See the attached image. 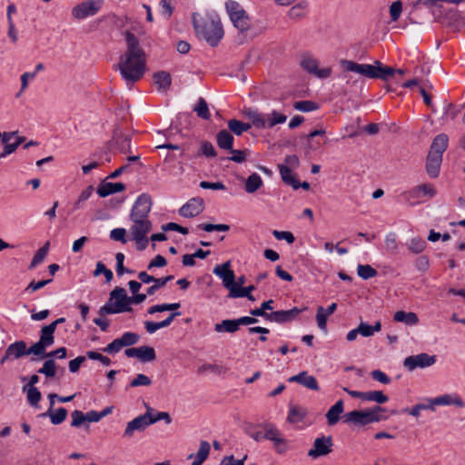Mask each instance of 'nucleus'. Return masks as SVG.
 Masks as SVG:
<instances>
[{
	"instance_id": "obj_1",
	"label": "nucleus",
	"mask_w": 465,
	"mask_h": 465,
	"mask_svg": "<svg viewBox=\"0 0 465 465\" xmlns=\"http://www.w3.org/2000/svg\"><path fill=\"white\" fill-rule=\"evenodd\" d=\"M127 50L120 57L117 69L128 85L143 78L146 70V58L140 47L137 37L130 32L125 33Z\"/></svg>"
},
{
	"instance_id": "obj_2",
	"label": "nucleus",
	"mask_w": 465,
	"mask_h": 465,
	"mask_svg": "<svg viewBox=\"0 0 465 465\" xmlns=\"http://www.w3.org/2000/svg\"><path fill=\"white\" fill-rule=\"evenodd\" d=\"M193 25L196 34L211 46H216L224 35L220 15L214 10H208L203 15L193 14Z\"/></svg>"
},
{
	"instance_id": "obj_3",
	"label": "nucleus",
	"mask_w": 465,
	"mask_h": 465,
	"mask_svg": "<svg viewBox=\"0 0 465 465\" xmlns=\"http://www.w3.org/2000/svg\"><path fill=\"white\" fill-rule=\"evenodd\" d=\"M133 309L130 306V299L124 288L116 287L110 292L109 301L100 308V316L121 312H129Z\"/></svg>"
},
{
	"instance_id": "obj_4",
	"label": "nucleus",
	"mask_w": 465,
	"mask_h": 465,
	"mask_svg": "<svg viewBox=\"0 0 465 465\" xmlns=\"http://www.w3.org/2000/svg\"><path fill=\"white\" fill-rule=\"evenodd\" d=\"M225 11L232 25L241 33L250 30L252 23L248 13L237 1L227 0L224 4Z\"/></svg>"
},
{
	"instance_id": "obj_5",
	"label": "nucleus",
	"mask_w": 465,
	"mask_h": 465,
	"mask_svg": "<svg viewBox=\"0 0 465 465\" xmlns=\"http://www.w3.org/2000/svg\"><path fill=\"white\" fill-rule=\"evenodd\" d=\"M153 224L151 221H131L129 227L130 240L134 241L136 248L140 251L144 250L149 242L148 233L152 231Z\"/></svg>"
},
{
	"instance_id": "obj_6",
	"label": "nucleus",
	"mask_w": 465,
	"mask_h": 465,
	"mask_svg": "<svg viewBox=\"0 0 465 465\" xmlns=\"http://www.w3.org/2000/svg\"><path fill=\"white\" fill-rule=\"evenodd\" d=\"M381 411H382V408L380 406L371 410L352 411L344 415V422L361 426L377 422L381 420L379 416Z\"/></svg>"
},
{
	"instance_id": "obj_7",
	"label": "nucleus",
	"mask_w": 465,
	"mask_h": 465,
	"mask_svg": "<svg viewBox=\"0 0 465 465\" xmlns=\"http://www.w3.org/2000/svg\"><path fill=\"white\" fill-rule=\"evenodd\" d=\"M300 65L308 74L320 79H326L332 73L331 66L320 67V61L311 53H305L302 55Z\"/></svg>"
},
{
	"instance_id": "obj_8",
	"label": "nucleus",
	"mask_w": 465,
	"mask_h": 465,
	"mask_svg": "<svg viewBox=\"0 0 465 465\" xmlns=\"http://www.w3.org/2000/svg\"><path fill=\"white\" fill-rule=\"evenodd\" d=\"M152 198L147 193H143L135 200L130 213V221H150L149 213L152 209Z\"/></svg>"
},
{
	"instance_id": "obj_9",
	"label": "nucleus",
	"mask_w": 465,
	"mask_h": 465,
	"mask_svg": "<svg viewBox=\"0 0 465 465\" xmlns=\"http://www.w3.org/2000/svg\"><path fill=\"white\" fill-rule=\"evenodd\" d=\"M104 4V0H86L72 9V15L76 20H84L98 14Z\"/></svg>"
},
{
	"instance_id": "obj_10",
	"label": "nucleus",
	"mask_w": 465,
	"mask_h": 465,
	"mask_svg": "<svg viewBox=\"0 0 465 465\" xmlns=\"http://www.w3.org/2000/svg\"><path fill=\"white\" fill-rule=\"evenodd\" d=\"M340 65L343 71V77L347 79L348 84L351 82L355 83V81H352V77L348 74L349 73H355L364 77L372 79L373 64H358L351 60L342 59L340 61Z\"/></svg>"
},
{
	"instance_id": "obj_11",
	"label": "nucleus",
	"mask_w": 465,
	"mask_h": 465,
	"mask_svg": "<svg viewBox=\"0 0 465 465\" xmlns=\"http://www.w3.org/2000/svg\"><path fill=\"white\" fill-rule=\"evenodd\" d=\"M436 189L430 183L414 186L404 193L405 200L414 205L421 203V198L431 199L436 195Z\"/></svg>"
},
{
	"instance_id": "obj_12",
	"label": "nucleus",
	"mask_w": 465,
	"mask_h": 465,
	"mask_svg": "<svg viewBox=\"0 0 465 465\" xmlns=\"http://www.w3.org/2000/svg\"><path fill=\"white\" fill-rule=\"evenodd\" d=\"M430 402L431 411H435L437 406H453L456 408H464L465 402L463 399L456 392L441 394L435 398H427Z\"/></svg>"
},
{
	"instance_id": "obj_13",
	"label": "nucleus",
	"mask_w": 465,
	"mask_h": 465,
	"mask_svg": "<svg viewBox=\"0 0 465 465\" xmlns=\"http://www.w3.org/2000/svg\"><path fill=\"white\" fill-rule=\"evenodd\" d=\"M437 361L436 355H430L422 352L405 358L403 366L409 371H414L417 368H427L435 364Z\"/></svg>"
},
{
	"instance_id": "obj_14",
	"label": "nucleus",
	"mask_w": 465,
	"mask_h": 465,
	"mask_svg": "<svg viewBox=\"0 0 465 465\" xmlns=\"http://www.w3.org/2000/svg\"><path fill=\"white\" fill-rule=\"evenodd\" d=\"M25 141V137L19 136L18 132H4L3 144L4 149L0 153V159L15 153L18 146Z\"/></svg>"
},
{
	"instance_id": "obj_15",
	"label": "nucleus",
	"mask_w": 465,
	"mask_h": 465,
	"mask_svg": "<svg viewBox=\"0 0 465 465\" xmlns=\"http://www.w3.org/2000/svg\"><path fill=\"white\" fill-rule=\"evenodd\" d=\"M213 272L222 280L223 286L229 291V292H231V290H234L236 287L234 285L235 274L231 269L230 261H227L223 264L216 265L213 268Z\"/></svg>"
},
{
	"instance_id": "obj_16",
	"label": "nucleus",
	"mask_w": 465,
	"mask_h": 465,
	"mask_svg": "<svg viewBox=\"0 0 465 465\" xmlns=\"http://www.w3.org/2000/svg\"><path fill=\"white\" fill-rule=\"evenodd\" d=\"M332 440L331 437H320L316 438L313 442V447L308 451V456L312 459H317L322 456H326L331 452Z\"/></svg>"
},
{
	"instance_id": "obj_17",
	"label": "nucleus",
	"mask_w": 465,
	"mask_h": 465,
	"mask_svg": "<svg viewBox=\"0 0 465 465\" xmlns=\"http://www.w3.org/2000/svg\"><path fill=\"white\" fill-rule=\"evenodd\" d=\"M203 209L204 203L203 199L192 198L179 209V213L183 217L193 218L199 215Z\"/></svg>"
},
{
	"instance_id": "obj_18",
	"label": "nucleus",
	"mask_w": 465,
	"mask_h": 465,
	"mask_svg": "<svg viewBox=\"0 0 465 465\" xmlns=\"http://www.w3.org/2000/svg\"><path fill=\"white\" fill-rule=\"evenodd\" d=\"M25 355H28L26 343L24 341H18L14 343H11L6 348L5 355L1 360V362L4 363L8 361L17 360Z\"/></svg>"
},
{
	"instance_id": "obj_19",
	"label": "nucleus",
	"mask_w": 465,
	"mask_h": 465,
	"mask_svg": "<svg viewBox=\"0 0 465 465\" xmlns=\"http://www.w3.org/2000/svg\"><path fill=\"white\" fill-rule=\"evenodd\" d=\"M148 426H150L149 415H147L145 412L144 414L139 415L127 423L124 432V437L131 438L135 431H143Z\"/></svg>"
},
{
	"instance_id": "obj_20",
	"label": "nucleus",
	"mask_w": 465,
	"mask_h": 465,
	"mask_svg": "<svg viewBox=\"0 0 465 465\" xmlns=\"http://www.w3.org/2000/svg\"><path fill=\"white\" fill-rule=\"evenodd\" d=\"M303 310L298 308H292L287 311H277L271 312L267 316V320L278 323H283L286 322L292 321L295 319Z\"/></svg>"
},
{
	"instance_id": "obj_21",
	"label": "nucleus",
	"mask_w": 465,
	"mask_h": 465,
	"mask_svg": "<svg viewBox=\"0 0 465 465\" xmlns=\"http://www.w3.org/2000/svg\"><path fill=\"white\" fill-rule=\"evenodd\" d=\"M309 12V3L307 0H301L288 10L287 16L292 21H300L306 17Z\"/></svg>"
},
{
	"instance_id": "obj_22",
	"label": "nucleus",
	"mask_w": 465,
	"mask_h": 465,
	"mask_svg": "<svg viewBox=\"0 0 465 465\" xmlns=\"http://www.w3.org/2000/svg\"><path fill=\"white\" fill-rule=\"evenodd\" d=\"M290 382H297L312 391H318L319 385L314 376L308 374L307 371H302L297 375L289 378Z\"/></svg>"
},
{
	"instance_id": "obj_23",
	"label": "nucleus",
	"mask_w": 465,
	"mask_h": 465,
	"mask_svg": "<svg viewBox=\"0 0 465 465\" xmlns=\"http://www.w3.org/2000/svg\"><path fill=\"white\" fill-rule=\"evenodd\" d=\"M372 68V79L387 81L395 74L392 67L383 65L380 61H375Z\"/></svg>"
},
{
	"instance_id": "obj_24",
	"label": "nucleus",
	"mask_w": 465,
	"mask_h": 465,
	"mask_svg": "<svg viewBox=\"0 0 465 465\" xmlns=\"http://www.w3.org/2000/svg\"><path fill=\"white\" fill-rule=\"evenodd\" d=\"M211 450V446L208 441L202 440L200 442V447L195 455L190 454L188 456V460L193 459L191 465H202L208 458Z\"/></svg>"
},
{
	"instance_id": "obj_25",
	"label": "nucleus",
	"mask_w": 465,
	"mask_h": 465,
	"mask_svg": "<svg viewBox=\"0 0 465 465\" xmlns=\"http://www.w3.org/2000/svg\"><path fill=\"white\" fill-rule=\"evenodd\" d=\"M243 114L252 122V126L257 129H265V114H262L255 109L246 108Z\"/></svg>"
},
{
	"instance_id": "obj_26",
	"label": "nucleus",
	"mask_w": 465,
	"mask_h": 465,
	"mask_svg": "<svg viewBox=\"0 0 465 465\" xmlns=\"http://www.w3.org/2000/svg\"><path fill=\"white\" fill-rule=\"evenodd\" d=\"M124 189L125 185L123 183H104L97 188V193L100 197H106L123 192Z\"/></svg>"
},
{
	"instance_id": "obj_27",
	"label": "nucleus",
	"mask_w": 465,
	"mask_h": 465,
	"mask_svg": "<svg viewBox=\"0 0 465 465\" xmlns=\"http://www.w3.org/2000/svg\"><path fill=\"white\" fill-rule=\"evenodd\" d=\"M441 161L442 157L440 155L429 153L426 163V170L430 177L436 178L439 175Z\"/></svg>"
},
{
	"instance_id": "obj_28",
	"label": "nucleus",
	"mask_w": 465,
	"mask_h": 465,
	"mask_svg": "<svg viewBox=\"0 0 465 465\" xmlns=\"http://www.w3.org/2000/svg\"><path fill=\"white\" fill-rule=\"evenodd\" d=\"M448 142L449 138L446 134H440L437 135L431 143L430 153L432 154L440 155L442 157V153L448 147Z\"/></svg>"
},
{
	"instance_id": "obj_29",
	"label": "nucleus",
	"mask_w": 465,
	"mask_h": 465,
	"mask_svg": "<svg viewBox=\"0 0 465 465\" xmlns=\"http://www.w3.org/2000/svg\"><path fill=\"white\" fill-rule=\"evenodd\" d=\"M343 411L344 404L343 401L340 400L333 406H331L326 413L328 424L331 426L336 424L339 421L340 416Z\"/></svg>"
},
{
	"instance_id": "obj_30",
	"label": "nucleus",
	"mask_w": 465,
	"mask_h": 465,
	"mask_svg": "<svg viewBox=\"0 0 465 465\" xmlns=\"http://www.w3.org/2000/svg\"><path fill=\"white\" fill-rule=\"evenodd\" d=\"M287 120V116L276 110L265 114V129L272 128L277 124H284Z\"/></svg>"
},
{
	"instance_id": "obj_31",
	"label": "nucleus",
	"mask_w": 465,
	"mask_h": 465,
	"mask_svg": "<svg viewBox=\"0 0 465 465\" xmlns=\"http://www.w3.org/2000/svg\"><path fill=\"white\" fill-rule=\"evenodd\" d=\"M278 168H279V172L281 173V177L286 184L291 185L295 190L300 188V183L294 177L293 173H292V169H290V167H287L286 165H283V164H279Z\"/></svg>"
},
{
	"instance_id": "obj_32",
	"label": "nucleus",
	"mask_w": 465,
	"mask_h": 465,
	"mask_svg": "<svg viewBox=\"0 0 465 465\" xmlns=\"http://www.w3.org/2000/svg\"><path fill=\"white\" fill-rule=\"evenodd\" d=\"M239 322L237 319L234 320H223L219 323L214 325V330L216 332H229L234 333L239 330Z\"/></svg>"
},
{
	"instance_id": "obj_33",
	"label": "nucleus",
	"mask_w": 465,
	"mask_h": 465,
	"mask_svg": "<svg viewBox=\"0 0 465 465\" xmlns=\"http://www.w3.org/2000/svg\"><path fill=\"white\" fill-rule=\"evenodd\" d=\"M393 319L397 322H404L407 325H416L419 322L418 315L415 312L398 311L394 313Z\"/></svg>"
},
{
	"instance_id": "obj_34",
	"label": "nucleus",
	"mask_w": 465,
	"mask_h": 465,
	"mask_svg": "<svg viewBox=\"0 0 465 465\" xmlns=\"http://www.w3.org/2000/svg\"><path fill=\"white\" fill-rule=\"evenodd\" d=\"M154 84L159 90L166 91L171 85V75L165 71H160L153 74Z\"/></svg>"
},
{
	"instance_id": "obj_35",
	"label": "nucleus",
	"mask_w": 465,
	"mask_h": 465,
	"mask_svg": "<svg viewBox=\"0 0 465 465\" xmlns=\"http://www.w3.org/2000/svg\"><path fill=\"white\" fill-rule=\"evenodd\" d=\"M263 184L262 177L256 173H253L251 175L248 176L245 182V191L248 193H253L257 190H259Z\"/></svg>"
},
{
	"instance_id": "obj_36",
	"label": "nucleus",
	"mask_w": 465,
	"mask_h": 465,
	"mask_svg": "<svg viewBox=\"0 0 465 465\" xmlns=\"http://www.w3.org/2000/svg\"><path fill=\"white\" fill-rule=\"evenodd\" d=\"M306 413L307 412L305 409L299 406L291 405L289 408L287 420L291 423H298L304 419Z\"/></svg>"
},
{
	"instance_id": "obj_37",
	"label": "nucleus",
	"mask_w": 465,
	"mask_h": 465,
	"mask_svg": "<svg viewBox=\"0 0 465 465\" xmlns=\"http://www.w3.org/2000/svg\"><path fill=\"white\" fill-rule=\"evenodd\" d=\"M233 137L227 130H222L217 134V144L220 148L232 150Z\"/></svg>"
},
{
	"instance_id": "obj_38",
	"label": "nucleus",
	"mask_w": 465,
	"mask_h": 465,
	"mask_svg": "<svg viewBox=\"0 0 465 465\" xmlns=\"http://www.w3.org/2000/svg\"><path fill=\"white\" fill-rule=\"evenodd\" d=\"M153 410L151 407H146V414L149 415V423L150 425L159 421L164 420L167 424L172 422L171 416L168 412L165 411H158L156 413H153Z\"/></svg>"
},
{
	"instance_id": "obj_39",
	"label": "nucleus",
	"mask_w": 465,
	"mask_h": 465,
	"mask_svg": "<svg viewBox=\"0 0 465 465\" xmlns=\"http://www.w3.org/2000/svg\"><path fill=\"white\" fill-rule=\"evenodd\" d=\"M228 128L236 135H241L242 133L250 130L252 124L248 123H242L236 119H232L228 122Z\"/></svg>"
},
{
	"instance_id": "obj_40",
	"label": "nucleus",
	"mask_w": 465,
	"mask_h": 465,
	"mask_svg": "<svg viewBox=\"0 0 465 465\" xmlns=\"http://www.w3.org/2000/svg\"><path fill=\"white\" fill-rule=\"evenodd\" d=\"M49 244V242H47L43 247L37 250L30 262L29 269H35L37 265L44 262L48 253Z\"/></svg>"
},
{
	"instance_id": "obj_41",
	"label": "nucleus",
	"mask_w": 465,
	"mask_h": 465,
	"mask_svg": "<svg viewBox=\"0 0 465 465\" xmlns=\"http://www.w3.org/2000/svg\"><path fill=\"white\" fill-rule=\"evenodd\" d=\"M388 401V396H386L381 391H365L364 393L363 401H373L381 404Z\"/></svg>"
},
{
	"instance_id": "obj_42",
	"label": "nucleus",
	"mask_w": 465,
	"mask_h": 465,
	"mask_svg": "<svg viewBox=\"0 0 465 465\" xmlns=\"http://www.w3.org/2000/svg\"><path fill=\"white\" fill-rule=\"evenodd\" d=\"M381 329V324L380 322H376L373 326L366 323L361 322L358 326V331L360 334L363 337H371L374 334L375 331H380Z\"/></svg>"
},
{
	"instance_id": "obj_43",
	"label": "nucleus",
	"mask_w": 465,
	"mask_h": 465,
	"mask_svg": "<svg viewBox=\"0 0 465 465\" xmlns=\"http://www.w3.org/2000/svg\"><path fill=\"white\" fill-rule=\"evenodd\" d=\"M54 331H55V330L54 329L53 326H50V325L44 326L41 329V335H40L39 341L44 342L47 346L53 345L54 342Z\"/></svg>"
},
{
	"instance_id": "obj_44",
	"label": "nucleus",
	"mask_w": 465,
	"mask_h": 465,
	"mask_svg": "<svg viewBox=\"0 0 465 465\" xmlns=\"http://www.w3.org/2000/svg\"><path fill=\"white\" fill-rule=\"evenodd\" d=\"M156 358L154 349L149 346L139 347L138 360L142 362H149L154 361Z\"/></svg>"
},
{
	"instance_id": "obj_45",
	"label": "nucleus",
	"mask_w": 465,
	"mask_h": 465,
	"mask_svg": "<svg viewBox=\"0 0 465 465\" xmlns=\"http://www.w3.org/2000/svg\"><path fill=\"white\" fill-rule=\"evenodd\" d=\"M377 273V271L369 264H359L357 266V274L363 280L373 278Z\"/></svg>"
},
{
	"instance_id": "obj_46",
	"label": "nucleus",
	"mask_w": 465,
	"mask_h": 465,
	"mask_svg": "<svg viewBox=\"0 0 465 465\" xmlns=\"http://www.w3.org/2000/svg\"><path fill=\"white\" fill-rule=\"evenodd\" d=\"M23 391L26 392L28 402L36 406L41 400V393L36 387H23Z\"/></svg>"
},
{
	"instance_id": "obj_47",
	"label": "nucleus",
	"mask_w": 465,
	"mask_h": 465,
	"mask_svg": "<svg viewBox=\"0 0 465 465\" xmlns=\"http://www.w3.org/2000/svg\"><path fill=\"white\" fill-rule=\"evenodd\" d=\"M38 372L45 375L48 378H53L56 374V364L54 359H49L45 361L42 368L38 370Z\"/></svg>"
},
{
	"instance_id": "obj_48",
	"label": "nucleus",
	"mask_w": 465,
	"mask_h": 465,
	"mask_svg": "<svg viewBox=\"0 0 465 465\" xmlns=\"http://www.w3.org/2000/svg\"><path fill=\"white\" fill-rule=\"evenodd\" d=\"M51 422L54 425H58L62 423L66 416H67V411L64 408H59L54 411H49L48 413Z\"/></svg>"
},
{
	"instance_id": "obj_49",
	"label": "nucleus",
	"mask_w": 465,
	"mask_h": 465,
	"mask_svg": "<svg viewBox=\"0 0 465 465\" xmlns=\"http://www.w3.org/2000/svg\"><path fill=\"white\" fill-rule=\"evenodd\" d=\"M197 115L203 119H209L211 114L208 109L206 101L203 98H199L197 104L194 108Z\"/></svg>"
},
{
	"instance_id": "obj_50",
	"label": "nucleus",
	"mask_w": 465,
	"mask_h": 465,
	"mask_svg": "<svg viewBox=\"0 0 465 465\" xmlns=\"http://www.w3.org/2000/svg\"><path fill=\"white\" fill-rule=\"evenodd\" d=\"M425 247L426 242L420 238H412L408 243L409 250L415 254L423 252Z\"/></svg>"
},
{
	"instance_id": "obj_51",
	"label": "nucleus",
	"mask_w": 465,
	"mask_h": 465,
	"mask_svg": "<svg viewBox=\"0 0 465 465\" xmlns=\"http://www.w3.org/2000/svg\"><path fill=\"white\" fill-rule=\"evenodd\" d=\"M330 315L327 314L325 309L322 306L318 307L317 309V314H316V322L318 327L323 331H326L327 330V319Z\"/></svg>"
},
{
	"instance_id": "obj_52",
	"label": "nucleus",
	"mask_w": 465,
	"mask_h": 465,
	"mask_svg": "<svg viewBox=\"0 0 465 465\" xmlns=\"http://www.w3.org/2000/svg\"><path fill=\"white\" fill-rule=\"evenodd\" d=\"M173 279V275H169L163 278H154L153 281V284L147 289V293L153 295L158 289L163 287L168 282Z\"/></svg>"
},
{
	"instance_id": "obj_53",
	"label": "nucleus",
	"mask_w": 465,
	"mask_h": 465,
	"mask_svg": "<svg viewBox=\"0 0 465 465\" xmlns=\"http://www.w3.org/2000/svg\"><path fill=\"white\" fill-rule=\"evenodd\" d=\"M114 140H115V143H117L119 149L123 153H126L129 151L131 139L128 135H124L122 134H116L114 135Z\"/></svg>"
},
{
	"instance_id": "obj_54",
	"label": "nucleus",
	"mask_w": 465,
	"mask_h": 465,
	"mask_svg": "<svg viewBox=\"0 0 465 465\" xmlns=\"http://www.w3.org/2000/svg\"><path fill=\"white\" fill-rule=\"evenodd\" d=\"M253 285H250L247 287L238 288L235 287L234 290H231V292H229L228 297L229 298H242L244 296H248L253 290Z\"/></svg>"
},
{
	"instance_id": "obj_55",
	"label": "nucleus",
	"mask_w": 465,
	"mask_h": 465,
	"mask_svg": "<svg viewBox=\"0 0 465 465\" xmlns=\"http://www.w3.org/2000/svg\"><path fill=\"white\" fill-rule=\"evenodd\" d=\"M294 109L301 112H312L318 109V105L312 101H298L293 104Z\"/></svg>"
},
{
	"instance_id": "obj_56",
	"label": "nucleus",
	"mask_w": 465,
	"mask_h": 465,
	"mask_svg": "<svg viewBox=\"0 0 465 465\" xmlns=\"http://www.w3.org/2000/svg\"><path fill=\"white\" fill-rule=\"evenodd\" d=\"M100 274H104L105 277V280L107 282H111L114 275L111 270L107 269L105 265L102 262H98L96 263L95 270L94 272V275L95 277L99 276Z\"/></svg>"
},
{
	"instance_id": "obj_57",
	"label": "nucleus",
	"mask_w": 465,
	"mask_h": 465,
	"mask_svg": "<svg viewBox=\"0 0 465 465\" xmlns=\"http://www.w3.org/2000/svg\"><path fill=\"white\" fill-rule=\"evenodd\" d=\"M124 347L131 346L138 342L139 335L134 332H124L120 338Z\"/></svg>"
},
{
	"instance_id": "obj_58",
	"label": "nucleus",
	"mask_w": 465,
	"mask_h": 465,
	"mask_svg": "<svg viewBox=\"0 0 465 465\" xmlns=\"http://www.w3.org/2000/svg\"><path fill=\"white\" fill-rule=\"evenodd\" d=\"M174 0H161L160 2V12L165 18H170L173 14V5Z\"/></svg>"
},
{
	"instance_id": "obj_59",
	"label": "nucleus",
	"mask_w": 465,
	"mask_h": 465,
	"mask_svg": "<svg viewBox=\"0 0 465 465\" xmlns=\"http://www.w3.org/2000/svg\"><path fill=\"white\" fill-rule=\"evenodd\" d=\"M52 282L51 279L49 280H42V281H39V282H31L25 288V292L26 293H33L42 288H44L45 285H47L48 283H50Z\"/></svg>"
},
{
	"instance_id": "obj_60",
	"label": "nucleus",
	"mask_w": 465,
	"mask_h": 465,
	"mask_svg": "<svg viewBox=\"0 0 465 465\" xmlns=\"http://www.w3.org/2000/svg\"><path fill=\"white\" fill-rule=\"evenodd\" d=\"M282 434L280 431L272 425H266L264 427V440H269L271 441L277 440Z\"/></svg>"
},
{
	"instance_id": "obj_61",
	"label": "nucleus",
	"mask_w": 465,
	"mask_h": 465,
	"mask_svg": "<svg viewBox=\"0 0 465 465\" xmlns=\"http://www.w3.org/2000/svg\"><path fill=\"white\" fill-rule=\"evenodd\" d=\"M152 384V380L144 375V374H137L136 377L130 382V387H139V386H150Z\"/></svg>"
},
{
	"instance_id": "obj_62",
	"label": "nucleus",
	"mask_w": 465,
	"mask_h": 465,
	"mask_svg": "<svg viewBox=\"0 0 465 465\" xmlns=\"http://www.w3.org/2000/svg\"><path fill=\"white\" fill-rule=\"evenodd\" d=\"M272 235L277 239V240H284L286 241L289 244H292L295 241V237L294 235L291 232H288V231H277V230H274L272 232Z\"/></svg>"
},
{
	"instance_id": "obj_63",
	"label": "nucleus",
	"mask_w": 465,
	"mask_h": 465,
	"mask_svg": "<svg viewBox=\"0 0 465 465\" xmlns=\"http://www.w3.org/2000/svg\"><path fill=\"white\" fill-rule=\"evenodd\" d=\"M71 426L73 427H80L86 421L85 414L81 411H74L71 414Z\"/></svg>"
},
{
	"instance_id": "obj_64",
	"label": "nucleus",
	"mask_w": 465,
	"mask_h": 465,
	"mask_svg": "<svg viewBox=\"0 0 465 465\" xmlns=\"http://www.w3.org/2000/svg\"><path fill=\"white\" fill-rule=\"evenodd\" d=\"M247 460V455H244L241 460H235L232 455L224 457L219 465H244Z\"/></svg>"
}]
</instances>
